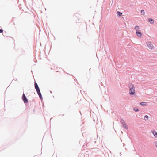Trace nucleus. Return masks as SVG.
I'll return each instance as SVG.
<instances>
[{
    "instance_id": "nucleus-1",
    "label": "nucleus",
    "mask_w": 157,
    "mask_h": 157,
    "mask_svg": "<svg viewBox=\"0 0 157 157\" xmlns=\"http://www.w3.org/2000/svg\"><path fill=\"white\" fill-rule=\"evenodd\" d=\"M129 94L131 95H133L135 94V87L134 85L132 83L129 84Z\"/></svg>"
},
{
    "instance_id": "nucleus-2",
    "label": "nucleus",
    "mask_w": 157,
    "mask_h": 157,
    "mask_svg": "<svg viewBox=\"0 0 157 157\" xmlns=\"http://www.w3.org/2000/svg\"><path fill=\"white\" fill-rule=\"evenodd\" d=\"M147 45L149 48V49L152 50L154 48L153 45L150 42L147 43Z\"/></svg>"
},
{
    "instance_id": "nucleus-3",
    "label": "nucleus",
    "mask_w": 157,
    "mask_h": 157,
    "mask_svg": "<svg viewBox=\"0 0 157 157\" xmlns=\"http://www.w3.org/2000/svg\"><path fill=\"white\" fill-rule=\"evenodd\" d=\"M22 99L25 103H27L28 102V100L25 95L24 94H23L22 96Z\"/></svg>"
},
{
    "instance_id": "nucleus-4",
    "label": "nucleus",
    "mask_w": 157,
    "mask_h": 157,
    "mask_svg": "<svg viewBox=\"0 0 157 157\" xmlns=\"http://www.w3.org/2000/svg\"><path fill=\"white\" fill-rule=\"evenodd\" d=\"M136 34L137 36L139 37H141L142 36V34L140 32V31L136 32Z\"/></svg>"
},
{
    "instance_id": "nucleus-5",
    "label": "nucleus",
    "mask_w": 157,
    "mask_h": 157,
    "mask_svg": "<svg viewBox=\"0 0 157 157\" xmlns=\"http://www.w3.org/2000/svg\"><path fill=\"white\" fill-rule=\"evenodd\" d=\"M122 123L123 124V127H124V128H125L126 129H127L128 127L126 124L125 123L124 121H123L122 122Z\"/></svg>"
},
{
    "instance_id": "nucleus-6",
    "label": "nucleus",
    "mask_w": 157,
    "mask_h": 157,
    "mask_svg": "<svg viewBox=\"0 0 157 157\" xmlns=\"http://www.w3.org/2000/svg\"><path fill=\"white\" fill-rule=\"evenodd\" d=\"M135 29L136 30V32L140 31V28H139V27L138 26H136L135 27Z\"/></svg>"
},
{
    "instance_id": "nucleus-7",
    "label": "nucleus",
    "mask_w": 157,
    "mask_h": 157,
    "mask_svg": "<svg viewBox=\"0 0 157 157\" xmlns=\"http://www.w3.org/2000/svg\"><path fill=\"white\" fill-rule=\"evenodd\" d=\"M35 87L36 90H39V88L38 86V85L36 82L35 83Z\"/></svg>"
},
{
    "instance_id": "nucleus-8",
    "label": "nucleus",
    "mask_w": 157,
    "mask_h": 157,
    "mask_svg": "<svg viewBox=\"0 0 157 157\" xmlns=\"http://www.w3.org/2000/svg\"><path fill=\"white\" fill-rule=\"evenodd\" d=\"M152 132L154 134L155 137L157 138V133L155 131H152Z\"/></svg>"
},
{
    "instance_id": "nucleus-9",
    "label": "nucleus",
    "mask_w": 157,
    "mask_h": 157,
    "mask_svg": "<svg viewBox=\"0 0 157 157\" xmlns=\"http://www.w3.org/2000/svg\"><path fill=\"white\" fill-rule=\"evenodd\" d=\"M148 21L151 24H153L154 23V20L151 18H149L148 19Z\"/></svg>"
},
{
    "instance_id": "nucleus-10",
    "label": "nucleus",
    "mask_w": 157,
    "mask_h": 157,
    "mask_svg": "<svg viewBox=\"0 0 157 157\" xmlns=\"http://www.w3.org/2000/svg\"><path fill=\"white\" fill-rule=\"evenodd\" d=\"M140 105L142 106L146 105H147L146 102H142L140 103Z\"/></svg>"
},
{
    "instance_id": "nucleus-11",
    "label": "nucleus",
    "mask_w": 157,
    "mask_h": 157,
    "mask_svg": "<svg viewBox=\"0 0 157 157\" xmlns=\"http://www.w3.org/2000/svg\"><path fill=\"white\" fill-rule=\"evenodd\" d=\"M117 13V14H118L119 16H121L122 14V13L120 12L119 11H118Z\"/></svg>"
},
{
    "instance_id": "nucleus-12",
    "label": "nucleus",
    "mask_w": 157,
    "mask_h": 157,
    "mask_svg": "<svg viewBox=\"0 0 157 157\" xmlns=\"http://www.w3.org/2000/svg\"><path fill=\"white\" fill-rule=\"evenodd\" d=\"M148 116L146 115L144 117V118L145 120H147L148 119Z\"/></svg>"
},
{
    "instance_id": "nucleus-13",
    "label": "nucleus",
    "mask_w": 157,
    "mask_h": 157,
    "mask_svg": "<svg viewBox=\"0 0 157 157\" xmlns=\"http://www.w3.org/2000/svg\"><path fill=\"white\" fill-rule=\"evenodd\" d=\"M134 109L136 112H137L139 110L137 108H134Z\"/></svg>"
},
{
    "instance_id": "nucleus-14",
    "label": "nucleus",
    "mask_w": 157,
    "mask_h": 157,
    "mask_svg": "<svg viewBox=\"0 0 157 157\" xmlns=\"http://www.w3.org/2000/svg\"><path fill=\"white\" fill-rule=\"evenodd\" d=\"M36 91L37 92V94H40V93H41L40 90V89L36 90Z\"/></svg>"
},
{
    "instance_id": "nucleus-15",
    "label": "nucleus",
    "mask_w": 157,
    "mask_h": 157,
    "mask_svg": "<svg viewBox=\"0 0 157 157\" xmlns=\"http://www.w3.org/2000/svg\"><path fill=\"white\" fill-rule=\"evenodd\" d=\"M38 95H39V96L40 97V98L41 99L42 96H41V93H40V94H38Z\"/></svg>"
},
{
    "instance_id": "nucleus-16",
    "label": "nucleus",
    "mask_w": 157,
    "mask_h": 157,
    "mask_svg": "<svg viewBox=\"0 0 157 157\" xmlns=\"http://www.w3.org/2000/svg\"><path fill=\"white\" fill-rule=\"evenodd\" d=\"M3 32V30L2 29H0V33H2Z\"/></svg>"
},
{
    "instance_id": "nucleus-17",
    "label": "nucleus",
    "mask_w": 157,
    "mask_h": 157,
    "mask_svg": "<svg viewBox=\"0 0 157 157\" xmlns=\"http://www.w3.org/2000/svg\"><path fill=\"white\" fill-rule=\"evenodd\" d=\"M144 10H141V13H142V12H144Z\"/></svg>"
},
{
    "instance_id": "nucleus-18",
    "label": "nucleus",
    "mask_w": 157,
    "mask_h": 157,
    "mask_svg": "<svg viewBox=\"0 0 157 157\" xmlns=\"http://www.w3.org/2000/svg\"><path fill=\"white\" fill-rule=\"evenodd\" d=\"M156 144L155 146H156V147H157V142H156Z\"/></svg>"
}]
</instances>
